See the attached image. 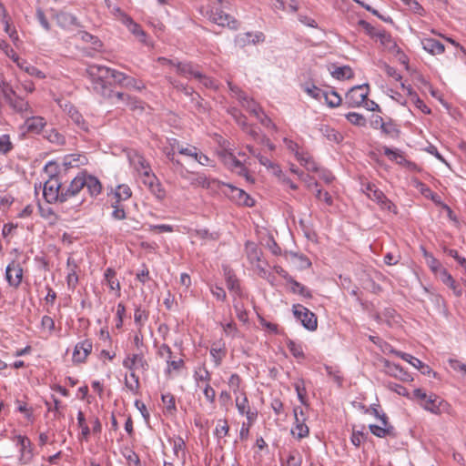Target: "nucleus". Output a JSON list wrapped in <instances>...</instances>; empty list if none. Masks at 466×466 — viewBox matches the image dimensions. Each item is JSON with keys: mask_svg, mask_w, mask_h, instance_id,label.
Here are the masks:
<instances>
[{"mask_svg": "<svg viewBox=\"0 0 466 466\" xmlns=\"http://www.w3.org/2000/svg\"><path fill=\"white\" fill-rule=\"evenodd\" d=\"M369 86L360 85L350 88L346 94V103L350 107L364 106L369 110H375L379 106L368 99Z\"/></svg>", "mask_w": 466, "mask_h": 466, "instance_id": "obj_1", "label": "nucleus"}, {"mask_svg": "<svg viewBox=\"0 0 466 466\" xmlns=\"http://www.w3.org/2000/svg\"><path fill=\"white\" fill-rule=\"evenodd\" d=\"M412 394L426 410L433 414H441L449 410V404L435 394L427 395L420 389L413 390Z\"/></svg>", "mask_w": 466, "mask_h": 466, "instance_id": "obj_2", "label": "nucleus"}, {"mask_svg": "<svg viewBox=\"0 0 466 466\" xmlns=\"http://www.w3.org/2000/svg\"><path fill=\"white\" fill-rule=\"evenodd\" d=\"M86 73L93 82L94 89L105 95L106 85L109 84L112 69L99 65H89Z\"/></svg>", "mask_w": 466, "mask_h": 466, "instance_id": "obj_3", "label": "nucleus"}, {"mask_svg": "<svg viewBox=\"0 0 466 466\" xmlns=\"http://www.w3.org/2000/svg\"><path fill=\"white\" fill-rule=\"evenodd\" d=\"M362 190L366 196L370 200L376 202L382 210H387L393 214L398 213L396 205L392 203L374 184L370 182L362 183Z\"/></svg>", "mask_w": 466, "mask_h": 466, "instance_id": "obj_4", "label": "nucleus"}, {"mask_svg": "<svg viewBox=\"0 0 466 466\" xmlns=\"http://www.w3.org/2000/svg\"><path fill=\"white\" fill-rule=\"evenodd\" d=\"M303 91L316 100L322 101L329 107H337L341 104V97L333 90L321 89L314 85H303Z\"/></svg>", "mask_w": 466, "mask_h": 466, "instance_id": "obj_5", "label": "nucleus"}, {"mask_svg": "<svg viewBox=\"0 0 466 466\" xmlns=\"http://www.w3.org/2000/svg\"><path fill=\"white\" fill-rule=\"evenodd\" d=\"M222 147V149L218 151V155L222 162L232 171H235L238 175L244 177L248 182L253 183V177L248 174L243 164L237 159L234 154L230 152L225 145Z\"/></svg>", "mask_w": 466, "mask_h": 466, "instance_id": "obj_6", "label": "nucleus"}, {"mask_svg": "<svg viewBox=\"0 0 466 466\" xmlns=\"http://www.w3.org/2000/svg\"><path fill=\"white\" fill-rule=\"evenodd\" d=\"M177 74L185 77L197 79L200 84L208 88L215 89L218 87V85L212 78L203 75L198 67L192 64H177Z\"/></svg>", "mask_w": 466, "mask_h": 466, "instance_id": "obj_7", "label": "nucleus"}, {"mask_svg": "<svg viewBox=\"0 0 466 466\" xmlns=\"http://www.w3.org/2000/svg\"><path fill=\"white\" fill-rule=\"evenodd\" d=\"M43 197L47 203L63 202V190L61 182L55 175H49V178L43 186Z\"/></svg>", "mask_w": 466, "mask_h": 466, "instance_id": "obj_8", "label": "nucleus"}, {"mask_svg": "<svg viewBox=\"0 0 466 466\" xmlns=\"http://www.w3.org/2000/svg\"><path fill=\"white\" fill-rule=\"evenodd\" d=\"M246 253L248 261L257 273L261 277H265L267 274V262L261 258V251L254 242H246Z\"/></svg>", "mask_w": 466, "mask_h": 466, "instance_id": "obj_9", "label": "nucleus"}, {"mask_svg": "<svg viewBox=\"0 0 466 466\" xmlns=\"http://www.w3.org/2000/svg\"><path fill=\"white\" fill-rule=\"evenodd\" d=\"M293 316L301 325L309 331H315L318 328V318L309 309L301 305H293Z\"/></svg>", "mask_w": 466, "mask_h": 466, "instance_id": "obj_10", "label": "nucleus"}, {"mask_svg": "<svg viewBox=\"0 0 466 466\" xmlns=\"http://www.w3.org/2000/svg\"><path fill=\"white\" fill-rule=\"evenodd\" d=\"M296 158L299 162L301 166H303L308 171L318 172L319 173V177L323 179L326 183H330L333 181L334 177L329 171L320 170L319 171L317 163L314 161L311 155L308 152H296Z\"/></svg>", "mask_w": 466, "mask_h": 466, "instance_id": "obj_11", "label": "nucleus"}, {"mask_svg": "<svg viewBox=\"0 0 466 466\" xmlns=\"http://www.w3.org/2000/svg\"><path fill=\"white\" fill-rule=\"evenodd\" d=\"M123 365L130 370V375L137 379H138L148 368V364L142 352L135 353L132 356L127 357L123 361Z\"/></svg>", "mask_w": 466, "mask_h": 466, "instance_id": "obj_12", "label": "nucleus"}, {"mask_svg": "<svg viewBox=\"0 0 466 466\" xmlns=\"http://www.w3.org/2000/svg\"><path fill=\"white\" fill-rule=\"evenodd\" d=\"M242 103V106L248 110L251 114H253L259 121L260 123L267 127H272L275 128V124L271 121V119L266 116L257 102H255L252 98H248V96L243 97L242 100H240Z\"/></svg>", "mask_w": 466, "mask_h": 466, "instance_id": "obj_13", "label": "nucleus"}, {"mask_svg": "<svg viewBox=\"0 0 466 466\" xmlns=\"http://www.w3.org/2000/svg\"><path fill=\"white\" fill-rule=\"evenodd\" d=\"M207 16L213 24L218 25L228 26L232 29L238 28V22L218 8H210L208 10Z\"/></svg>", "mask_w": 466, "mask_h": 466, "instance_id": "obj_14", "label": "nucleus"}, {"mask_svg": "<svg viewBox=\"0 0 466 466\" xmlns=\"http://www.w3.org/2000/svg\"><path fill=\"white\" fill-rule=\"evenodd\" d=\"M23 279V268L20 264L15 260L9 263L5 268V279L9 286L18 288Z\"/></svg>", "mask_w": 466, "mask_h": 466, "instance_id": "obj_15", "label": "nucleus"}, {"mask_svg": "<svg viewBox=\"0 0 466 466\" xmlns=\"http://www.w3.org/2000/svg\"><path fill=\"white\" fill-rule=\"evenodd\" d=\"M224 185L228 188V191L227 192V194L237 204L243 205L246 207H253L255 205L254 199L248 193H246L243 189L236 187L230 184H224Z\"/></svg>", "mask_w": 466, "mask_h": 466, "instance_id": "obj_16", "label": "nucleus"}, {"mask_svg": "<svg viewBox=\"0 0 466 466\" xmlns=\"http://www.w3.org/2000/svg\"><path fill=\"white\" fill-rule=\"evenodd\" d=\"M60 106L67 114L72 122L82 131L89 132V126L84 119L81 113L71 104H60Z\"/></svg>", "mask_w": 466, "mask_h": 466, "instance_id": "obj_17", "label": "nucleus"}, {"mask_svg": "<svg viewBox=\"0 0 466 466\" xmlns=\"http://www.w3.org/2000/svg\"><path fill=\"white\" fill-rule=\"evenodd\" d=\"M223 271L228 289L230 291L234 298L241 299L243 297V293L240 289L239 281L235 276L233 270L229 267L224 266Z\"/></svg>", "mask_w": 466, "mask_h": 466, "instance_id": "obj_18", "label": "nucleus"}, {"mask_svg": "<svg viewBox=\"0 0 466 466\" xmlns=\"http://www.w3.org/2000/svg\"><path fill=\"white\" fill-rule=\"evenodd\" d=\"M83 188L86 187L91 197L98 196L102 191V184L92 175L82 174Z\"/></svg>", "mask_w": 466, "mask_h": 466, "instance_id": "obj_19", "label": "nucleus"}, {"mask_svg": "<svg viewBox=\"0 0 466 466\" xmlns=\"http://www.w3.org/2000/svg\"><path fill=\"white\" fill-rule=\"evenodd\" d=\"M420 44L422 48L432 56L441 55L445 51V46L440 41L431 37L421 38Z\"/></svg>", "mask_w": 466, "mask_h": 466, "instance_id": "obj_20", "label": "nucleus"}, {"mask_svg": "<svg viewBox=\"0 0 466 466\" xmlns=\"http://www.w3.org/2000/svg\"><path fill=\"white\" fill-rule=\"evenodd\" d=\"M92 350V343L86 339L77 343L73 352V360L75 362H82L90 354Z\"/></svg>", "mask_w": 466, "mask_h": 466, "instance_id": "obj_21", "label": "nucleus"}, {"mask_svg": "<svg viewBox=\"0 0 466 466\" xmlns=\"http://www.w3.org/2000/svg\"><path fill=\"white\" fill-rule=\"evenodd\" d=\"M83 188L82 174L76 176L67 187L66 190H63V202L75 198Z\"/></svg>", "mask_w": 466, "mask_h": 466, "instance_id": "obj_22", "label": "nucleus"}, {"mask_svg": "<svg viewBox=\"0 0 466 466\" xmlns=\"http://www.w3.org/2000/svg\"><path fill=\"white\" fill-rule=\"evenodd\" d=\"M128 158L131 166L140 174H144L145 171L150 170L148 163L146 161L143 156L137 152H131L128 154Z\"/></svg>", "mask_w": 466, "mask_h": 466, "instance_id": "obj_23", "label": "nucleus"}, {"mask_svg": "<svg viewBox=\"0 0 466 466\" xmlns=\"http://www.w3.org/2000/svg\"><path fill=\"white\" fill-rule=\"evenodd\" d=\"M17 444L20 446L21 457L23 463H27L32 458L31 441L25 436L18 435L15 437Z\"/></svg>", "mask_w": 466, "mask_h": 466, "instance_id": "obj_24", "label": "nucleus"}, {"mask_svg": "<svg viewBox=\"0 0 466 466\" xmlns=\"http://www.w3.org/2000/svg\"><path fill=\"white\" fill-rule=\"evenodd\" d=\"M236 406L239 413L242 415H246L250 422H252L255 420L257 414L255 412L250 411L248 399L244 393H241L240 395L236 397Z\"/></svg>", "mask_w": 466, "mask_h": 466, "instance_id": "obj_25", "label": "nucleus"}, {"mask_svg": "<svg viewBox=\"0 0 466 466\" xmlns=\"http://www.w3.org/2000/svg\"><path fill=\"white\" fill-rule=\"evenodd\" d=\"M438 278L443 284H445L453 291L456 297H461L462 295L461 289L456 283L452 276L447 271V269H441V274L438 276Z\"/></svg>", "mask_w": 466, "mask_h": 466, "instance_id": "obj_26", "label": "nucleus"}, {"mask_svg": "<svg viewBox=\"0 0 466 466\" xmlns=\"http://www.w3.org/2000/svg\"><path fill=\"white\" fill-rule=\"evenodd\" d=\"M8 104L15 112L25 116H27L28 114L32 113L28 102L18 96L13 97Z\"/></svg>", "mask_w": 466, "mask_h": 466, "instance_id": "obj_27", "label": "nucleus"}, {"mask_svg": "<svg viewBox=\"0 0 466 466\" xmlns=\"http://www.w3.org/2000/svg\"><path fill=\"white\" fill-rule=\"evenodd\" d=\"M264 36L262 33H246L242 35H238L236 37V43L239 46H245L248 44H256L258 42L263 41Z\"/></svg>", "mask_w": 466, "mask_h": 466, "instance_id": "obj_28", "label": "nucleus"}, {"mask_svg": "<svg viewBox=\"0 0 466 466\" xmlns=\"http://www.w3.org/2000/svg\"><path fill=\"white\" fill-rule=\"evenodd\" d=\"M25 124L28 131L38 134L43 130L46 122L42 116H26Z\"/></svg>", "mask_w": 466, "mask_h": 466, "instance_id": "obj_29", "label": "nucleus"}, {"mask_svg": "<svg viewBox=\"0 0 466 466\" xmlns=\"http://www.w3.org/2000/svg\"><path fill=\"white\" fill-rule=\"evenodd\" d=\"M403 91L410 96L411 101L414 103L417 108H419L424 114H431V109L428 107L425 103L412 91L410 86H406L404 84H401Z\"/></svg>", "mask_w": 466, "mask_h": 466, "instance_id": "obj_30", "label": "nucleus"}, {"mask_svg": "<svg viewBox=\"0 0 466 466\" xmlns=\"http://www.w3.org/2000/svg\"><path fill=\"white\" fill-rule=\"evenodd\" d=\"M16 65L20 69H22L23 71H25L26 74H28L31 76H34V77H36L39 79L46 78V74L44 72L39 70L37 67L30 65L24 59H19V62H16Z\"/></svg>", "mask_w": 466, "mask_h": 466, "instance_id": "obj_31", "label": "nucleus"}, {"mask_svg": "<svg viewBox=\"0 0 466 466\" xmlns=\"http://www.w3.org/2000/svg\"><path fill=\"white\" fill-rule=\"evenodd\" d=\"M319 131L330 142L339 144L343 140L342 134L329 126H321Z\"/></svg>", "mask_w": 466, "mask_h": 466, "instance_id": "obj_32", "label": "nucleus"}, {"mask_svg": "<svg viewBox=\"0 0 466 466\" xmlns=\"http://www.w3.org/2000/svg\"><path fill=\"white\" fill-rule=\"evenodd\" d=\"M122 24L125 25L140 42L144 43L146 41V33L130 16H128V18H127Z\"/></svg>", "mask_w": 466, "mask_h": 466, "instance_id": "obj_33", "label": "nucleus"}, {"mask_svg": "<svg viewBox=\"0 0 466 466\" xmlns=\"http://www.w3.org/2000/svg\"><path fill=\"white\" fill-rule=\"evenodd\" d=\"M369 428L370 432L379 438L396 436L394 427H383L382 425L370 424Z\"/></svg>", "mask_w": 466, "mask_h": 466, "instance_id": "obj_34", "label": "nucleus"}, {"mask_svg": "<svg viewBox=\"0 0 466 466\" xmlns=\"http://www.w3.org/2000/svg\"><path fill=\"white\" fill-rule=\"evenodd\" d=\"M332 76L338 80H346L353 77V70L349 66H337L330 71Z\"/></svg>", "mask_w": 466, "mask_h": 466, "instance_id": "obj_35", "label": "nucleus"}, {"mask_svg": "<svg viewBox=\"0 0 466 466\" xmlns=\"http://www.w3.org/2000/svg\"><path fill=\"white\" fill-rule=\"evenodd\" d=\"M184 360L178 356H175L172 360L167 363V372L169 376L177 375L184 368Z\"/></svg>", "mask_w": 466, "mask_h": 466, "instance_id": "obj_36", "label": "nucleus"}, {"mask_svg": "<svg viewBox=\"0 0 466 466\" xmlns=\"http://www.w3.org/2000/svg\"><path fill=\"white\" fill-rule=\"evenodd\" d=\"M375 41L380 42V44L389 49L391 50L396 47V43L391 38L390 35L386 33L384 30H380L377 35Z\"/></svg>", "mask_w": 466, "mask_h": 466, "instance_id": "obj_37", "label": "nucleus"}, {"mask_svg": "<svg viewBox=\"0 0 466 466\" xmlns=\"http://www.w3.org/2000/svg\"><path fill=\"white\" fill-rule=\"evenodd\" d=\"M382 152L391 161H395L399 165H403L406 162V158L400 150H393L387 147H382Z\"/></svg>", "mask_w": 466, "mask_h": 466, "instance_id": "obj_38", "label": "nucleus"}, {"mask_svg": "<svg viewBox=\"0 0 466 466\" xmlns=\"http://www.w3.org/2000/svg\"><path fill=\"white\" fill-rule=\"evenodd\" d=\"M217 183H218L217 180L210 179L204 174H198L191 182L193 186L201 187L204 188H210Z\"/></svg>", "mask_w": 466, "mask_h": 466, "instance_id": "obj_39", "label": "nucleus"}, {"mask_svg": "<svg viewBox=\"0 0 466 466\" xmlns=\"http://www.w3.org/2000/svg\"><path fill=\"white\" fill-rule=\"evenodd\" d=\"M105 279L106 283L111 290H116L117 295L120 293V284L119 281L116 279V272L112 268H107L105 272Z\"/></svg>", "mask_w": 466, "mask_h": 466, "instance_id": "obj_40", "label": "nucleus"}, {"mask_svg": "<svg viewBox=\"0 0 466 466\" xmlns=\"http://www.w3.org/2000/svg\"><path fill=\"white\" fill-rule=\"evenodd\" d=\"M132 195L131 189L127 185H119L114 193L116 198L115 203H120L128 199Z\"/></svg>", "mask_w": 466, "mask_h": 466, "instance_id": "obj_41", "label": "nucleus"}, {"mask_svg": "<svg viewBox=\"0 0 466 466\" xmlns=\"http://www.w3.org/2000/svg\"><path fill=\"white\" fill-rule=\"evenodd\" d=\"M187 233L191 236V238H196L198 239H210L216 240L218 238V235L216 233H210L208 229H188Z\"/></svg>", "mask_w": 466, "mask_h": 466, "instance_id": "obj_42", "label": "nucleus"}, {"mask_svg": "<svg viewBox=\"0 0 466 466\" xmlns=\"http://www.w3.org/2000/svg\"><path fill=\"white\" fill-rule=\"evenodd\" d=\"M293 294L299 296L301 300L312 298L310 290L304 285L293 280Z\"/></svg>", "mask_w": 466, "mask_h": 466, "instance_id": "obj_43", "label": "nucleus"}, {"mask_svg": "<svg viewBox=\"0 0 466 466\" xmlns=\"http://www.w3.org/2000/svg\"><path fill=\"white\" fill-rule=\"evenodd\" d=\"M67 266L69 268V272L67 274V285L69 288H72L74 289L77 282H78V277L76 273V263H74L71 258H68L67 259Z\"/></svg>", "mask_w": 466, "mask_h": 466, "instance_id": "obj_44", "label": "nucleus"}, {"mask_svg": "<svg viewBox=\"0 0 466 466\" xmlns=\"http://www.w3.org/2000/svg\"><path fill=\"white\" fill-rule=\"evenodd\" d=\"M177 144V151L179 154L195 158L198 151V147L192 145L183 146L177 140H174Z\"/></svg>", "mask_w": 466, "mask_h": 466, "instance_id": "obj_45", "label": "nucleus"}, {"mask_svg": "<svg viewBox=\"0 0 466 466\" xmlns=\"http://www.w3.org/2000/svg\"><path fill=\"white\" fill-rule=\"evenodd\" d=\"M239 299H238V298H234V299H233V303H234L233 306H234V309L236 310L238 319L240 321L245 323V322L248 321V316L247 311L244 309L243 304L240 302Z\"/></svg>", "mask_w": 466, "mask_h": 466, "instance_id": "obj_46", "label": "nucleus"}, {"mask_svg": "<svg viewBox=\"0 0 466 466\" xmlns=\"http://www.w3.org/2000/svg\"><path fill=\"white\" fill-rule=\"evenodd\" d=\"M77 422H78V427L81 429L80 439L86 441L89 436V433H90V429L87 426V424L86 423L85 415L81 410H79L77 413Z\"/></svg>", "mask_w": 466, "mask_h": 466, "instance_id": "obj_47", "label": "nucleus"}, {"mask_svg": "<svg viewBox=\"0 0 466 466\" xmlns=\"http://www.w3.org/2000/svg\"><path fill=\"white\" fill-rule=\"evenodd\" d=\"M256 157L262 166L268 169H272L274 175L280 177L281 170L279 169V166L273 164L268 157L262 156L261 154L256 155Z\"/></svg>", "mask_w": 466, "mask_h": 466, "instance_id": "obj_48", "label": "nucleus"}, {"mask_svg": "<svg viewBox=\"0 0 466 466\" xmlns=\"http://www.w3.org/2000/svg\"><path fill=\"white\" fill-rule=\"evenodd\" d=\"M310 266L311 262L307 257L303 255L293 254V267L299 269H304L310 268Z\"/></svg>", "mask_w": 466, "mask_h": 466, "instance_id": "obj_49", "label": "nucleus"}, {"mask_svg": "<svg viewBox=\"0 0 466 466\" xmlns=\"http://www.w3.org/2000/svg\"><path fill=\"white\" fill-rule=\"evenodd\" d=\"M346 118L350 123L357 127H364L366 125L365 117L356 112H350L346 115Z\"/></svg>", "mask_w": 466, "mask_h": 466, "instance_id": "obj_50", "label": "nucleus"}, {"mask_svg": "<svg viewBox=\"0 0 466 466\" xmlns=\"http://www.w3.org/2000/svg\"><path fill=\"white\" fill-rule=\"evenodd\" d=\"M56 22L61 27H67L74 24L75 17L67 13H60L56 15Z\"/></svg>", "mask_w": 466, "mask_h": 466, "instance_id": "obj_51", "label": "nucleus"}, {"mask_svg": "<svg viewBox=\"0 0 466 466\" xmlns=\"http://www.w3.org/2000/svg\"><path fill=\"white\" fill-rule=\"evenodd\" d=\"M293 413H294L293 415L295 416L296 422H297L296 430H297L298 438L302 439L304 437H307L309 432V427L307 425H305L303 422L299 421V419L298 418L296 410H293Z\"/></svg>", "mask_w": 466, "mask_h": 466, "instance_id": "obj_52", "label": "nucleus"}, {"mask_svg": "<svg viewBox=\"0 0 466 466\" xmlns=\"http://www.w3.org/2000/svg\"><path fill=\"white\" fill-rule=\"evenodd\" d=\"M13 149V144L7 134L0 136V153L5 155Z\"/></svg>", "mask_w": 466, "mask_h": 466, "instance_id": "obj_53", "label": "nucleus"}, {"mask_svg": "<svg viewBox=\"0 0 466 466\" xmlns=\"http://www.w3.org/2000/svg\"><path fill=\"white\" fill-rule=\"evenodd\" d=\"M0 49L3 50L15 63L19 62L20 57L5 40H0Z\"/></svg>", "mask_w": 466, "mask_h": 466, "instance_id": "obj_54", "label": "nucleus"}, {"mask_svg": "<svg viewBox=\"0 0 466 466\" xmlns=\"http://www.w3.org/2000/svg\"><path fill=\"white\" fill-rule=\"evenodd\" d=\"M142 183L147 187V188L154 187V184L158 181V178L151 172V169L148 171H145L144 174L141 175Z\"/></svg>", "mask_w": 466, "mask_h": 466, "instance_id": "obj_55", "label": "nucleus"}, {"mask_svg": "<svg viewBox=\"0 0 466 466\" xmlns=\"http://www.w3.org/2000/svg\"><path fill=\"white\" fill-rule=\"evenodd\" d=\"M162 402L166 406L167 412L173 413L176 410L175 398L172 394H162Z\"/></svg>", "mask_w": 466, "mask_h": 466, "instance_id": "obj_56", "label": "nucleus"}, {"mask_svg": "<svg viewBox=\"0 0 466 466\" xmlns=\"http://www.w3.org/2000/svg\"><path fill=\"white\" fill-rule=\"evenodd\" d=\"M359 25L364 30V32L368 35H370L374 40H375L377 35L379 34V32L380 31L364 20H360L359 22Z\"/></svg>", "mask_w": 466, "mask_h": 466, "instance_id": "obj_57", "label": "nucleus"}, {"mask_svg": "<svg viewBox=\"0 0 466 466\" xmlns=\"http://www.w3.org/2000/svg\"><path fill=\"white\" fill-rule=\"evenodd\" d=\"M0 88H1V91L3 93V96L5 97V99L6 100V102L8 103L13 97H15L16 96L15 92L13 90L12 86L5 82V81H2L1 84H0Z\"/></svg>", "mask_w": 466, "mask_h": 466, "instance_id": "obj_58", "label": "nucleus"}, {"mask_svg": "<svg viewBox=\"0 0 466 466\" xmlns=\"http://www.w3.org/2000/svg\"><path fill=\"white\" fill-rule=\"evenodd\" d=\"M147 319L148 314L145 310L141 309L140 308L136 309L134 313V320L137 326L142 327Z\"/></svg>", "mask_w": 466, "mask_h": 466, "instance_id": "obj_59", "label": "nucleus"}, {"mask_svg": "<svg viewBox=\"0 0 466 466\" xmlns=\"http://www.w3.org/2000/svg\"><path fill=\"white\" fill-rule=\"evenodd\" d=\"M410 11L420 15H424V8L416 0H401Z\"/></svg>", "mask_w": 466, "mask_h": 466, "instance_id": "obj_60", "label": "nucleus"}, {"mask_svg": "<svg viewBox=\"0 0 466 466\" xmlns=\"http://www.w3.org/2000/svg\"><path fill=\"white\" fill-rule=\"evenodd\" d=\"M158 355L160 358H162L167 363H168V360H172L175 356H173V353L171 351V349L167 344H162L158 348Z\"/></svg>", "mask_w": 466, "mask_h": 466, "instance_id": "obj_61", "label": "nucleus"}, {"mask_svg": "<svg viewBox=\"0 0 466 466\" xmlns=\"http://www.w3.org/2000/svg\"><path fill=\"white\" fill-rule=\"evenodd\" d=\"M427 263L430 268L432 270V272H434L437 276H440L441 269H445L444 268H442L441 262L432 256H430L428 258Z\"/></svg>", "mask_w": 466, "mask_h": 466, "instance_id": "obj_62", "label": "nucleus"}, {"mask_svg": "<svg viewBox=\"0 0 466 466\" xmlns=\"http://www.w3.org/2000/svg\"><path fill=\"white\" fill-rule=\"evenodd\" d=\"M154 187H150L148 188L150 190V192L159 200H162L165 198L166 197V191L165 189L163 188L161 183L159 182V180L157 182H156L153 186Z\"/></svg>", "mask_w": 466, "mask_h": 466, "instance_id": "obj_63", "label": "nucleus"}, {"mask_svg": "<svg viewBox=\"0 0 466 466\" xmlns=\"http://www.w3.org/2000/svg\"><path fill=\"white\" fill-rule=\"evenodd\" d=\"M124 86L127 88H133L136 90H142L143 88H145V85L143 83L137 81L136 78L129 76H127Z\"/></svg>", "mask_w": 466, "mask_h": 466, "instance_id": "obj_64", "label": "nucleus"}]
</instances>
